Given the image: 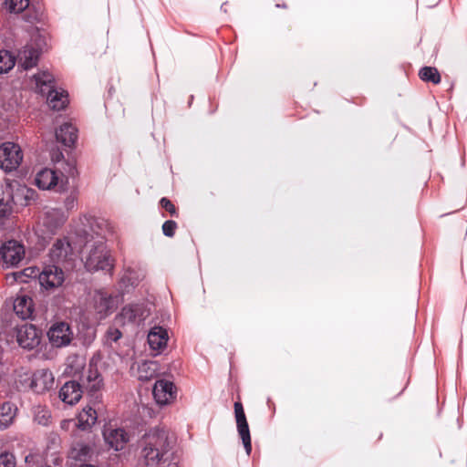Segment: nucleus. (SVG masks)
I'll return each mask as SVG.
<instances>
[{
	"label": "nucleus",
	"instance_id": "obj_1",
	"mask_svg": "<svg viewBox=\"0 0 467 467\" xmlns=\"http://www.w3.org/2000/svg\"><path fill=\"white\" fill-rule=\"evenodd\" d=\"M171 442L163 429H151L142 437V457L147 467H164L169 460Z\"/></svg>",
	"mask_w": 467,
	"mask_h": 467
},
{
	"label": "nucleus",
	"instance_id": "obj_2",
	"mask_svg": "<svg viewBox=\"0 0 467 467\" xmlns=\"http://www.w3.org/2000/svg\"><path fill=\"white\" fill-rule=\"evenodd\" d=\"M36 90L42 95L47 94V100L50 108L55 110L63 109L67 102V93L54 89V77L47 70L38 72L33 76Z\"/></svg>",
	"mask_w": 467,
	"mask_h": 467
},
{
	"label": "nucleus",
	"instance_id": "obj_3",
	"mask_svg": "<svg viewBox=\"0 0 467 467\" xmlns=\"http://www.w3.org/2000/svg\"><path fill=\"white\" fill-rule=\"evenodd\" d=\"M86 249L88 254L85 256V267L89 272L99 270H111L113 267L112 259L107 250L106 244L102 240H87Z\"/></svg>",
	"mask_w": 467,
	"mask_h": 467
},
{
	"label": "nucleus",
	"instance_id": "obj_4",
	"mask_svg": "<svg viewBox=\"0 0 467 467\" xmlns=\"http://www.w3.org/2000/svg\"><path fill=\"white\" fill-rule=\"evenodd\" d=\"M45 40L38 31L31 36L30 43L26 44L17 53V61L24 69H29L36 66L39 55L45 47Z\"/></svg>",
	"mask_w": 467,
	"mask_h": 467
},
{
	"label": "nucleus",
	"instance_id": "obj_5",
	"mask_svg": "<svg viewBox=\"0 0 467 467\" xmlns=\"http://www.w3.org/2000/svg\"><path fill=\"white\" fill-rule=\"evenodd\" d=\"M24 257V245L16 240L6 241L0 246V267L4 269L17 266Z\"/></svg>",
	"mask_w": 467,
	"mask_h": 467
},
{
	"label": "nucleus",
	"instance_id": "obj_6",
	"mask_svg": "<svg viewBox=\"0 0 467 467\" xmlns=\"http://www.w3.org/2000/svg\"><path fill=\"white\" fill-rule=\"evenodd\" d=\"M23 161V152L18 144L4 142L0 145V168L6 172L16 170Z\"/></svg>",
	"mask_w": 467,
	"mask_h": 467
},
{
	"label": "nucleus",
	"instance_id": "obj_7",
	"mask_svg": "<svg viewBox=\"0 0 467 467\" xmlns=\"http://www.w3.org/2000/svg\"><path fill=\"white\" fill-rule=\"evenodd\" d=\"M47 337L53 347L63 348L71 343L74 334L68 323L59 321L50 327Z\"/></svg>",
	"mask_w": 467,
	"mask_h": 467
},
{
	"label": "nucleus",
	"instance_id": "obj_8",
	"mask_svg": "<svg viewBox=\"0 0 467 467\" xmlns=\"http://www.w3.org/2000/svg\"><path fill=\"white\" fill-rule=\"evenodd\" d=\"M16 337L18 345L25 349L36 348L41 341V331L34 325L24 324L16 327Z\"/></svg>",
	"mask_w": 467,
	"mask_h": 467
},
{
	"label": "nucleus",
	"instance_id": "obj_9",
	"mask_svg": "<svg viewBox=\"0 0 467 467\" xmlns=\"http://www.w3.org/2000/svg\"><path fill=\"white\" fill-rule=\"evenodd\" d=\"M149 313L142 304H129L116 316L115 322L118 325L139 324L143 321Z\"/></svg>",
	"mask_w": 467,
	"mask_h": 467
},
{
	"label": "nucleus",
	"instance_id": "obj_10",
	"mask_svg": "<svg viewBox=\"0 0 467 467\" xmlns=\"http://www.w3.org/2000/svg\"><path fill=\"white\" fill-rule=\"evenodd\" d=\"M103 438L109 448L119 451L126 448L130 442V435L123 428L106 426L103 430Z\"/></svg>",
	"mask_w": 467,
	"mask_h": 467
},
{
	"label": "nucleus",
	"instance_id": "obj_11",
	"mask_svg": "<svg viewBox=\"0 0 467 467\" xmlns=\"http://www.w3.org/2000/svg\"><path fill=\"white\" fill-rule=\"evenodd\" d=\"M36 185L42 190H50L57 187L58 191L62 192L67 189V181L64 182L56 171L51 169H43L36 175Z\"/></svg>",
	"mask_w": 467,
	"mask_h": 467
},
{
	"label": "nucleus",
	"instance_id": "obj_12",
	"mask_svg": "<svg viewBox=\"0 0 467 467\" xmlns=\"http://www.w3.org/2000/svg\"><path fill=\"white\" fill-rule=\"evenodd\" d=\"M234 414L238 433L242 439L245 451L249 455L252 451L250 430L246 420L244 407L239 401L234 403Z\"/></svg>",
	"mask_w": 467,
	"mask_h": 467
},
{
	"label": "nucleus",
	"instance_id": "obj_13",
	"mask_svg": "<svg viewBox=\"0 0 467 467\" xmlns=\"http://www.w3.org/2000/svg\"><path fill=\"white\" fill-rule=\"evenodd\" d=\"M152 394L158 404L167 405L175 400L176 388L171 381L160 379L155 382Z\"/></svg>",
	"mask_w": 467,
	"mask_h": 467
},
{
	"label": "nucleus",
	"instance_id": "obj_14",
	"mask_svg": "<svg viewBox=\"0 0 467 467\" xmlns=\"http://www.w3.org/2000/svg\"><path fill=\"white\" fill-rule=\"evenodd\" d=\"M39 283L45 288H55L60 286L64 282V273L56 265L44 267L38 275Z\"/></svg>",
	"mask_w": 467,
	"mask_h": 467
},
{
	"label": "nucleus",
	"instance_id": "obj_15",
	"mask_svg": "<svg viewBox=\"0 0 467 467\" xmlns=\"http://www.w3.org/2000/svg\"><path fill=\"white\" fill-rule=\"evenodd\" d=\"M73 249L67 238L57 239L49 250L50 260L55 264H63L72 258Z\"/></svg>",
	"mask_w": 467,
	"mask_h": 467
},
{
	"label": "nucleus",
	"instance_id": "obj_16",
	"mask_svg": "<svg viewBox=\"0 0 467 467\" xmlns=\"http://www.w3.org/2000/svg\"><path fill=\"white\" fill-rule=\"evenodd\" d=\"M93 306L101 319L113 312L117 306V302L116 298L107 292L97 291L93 296Z\"/></svg>",
	"mask_w": 467,
	"mask_h": 467
},
{
	"label": "nucleus",
	"instance_id": "obj_17",
	"mask_svg": "<svg viewBox=\"0 0 467 467\" xmlns=\"http://www.w3.org/2000/svg\"><path fill=\"white\" fill-rule=\"evenodd\" d=\"M67 219V213L59 208H48L42 217V224L47 233L54 234Z\"/></svg>",
	"mask_w": 467,
	"mask_h": 467
},
{
	"label": "nucleus",
	"instance_id": "obj_18",
	"mask_svg": "<svg viewBox=\"0 0 467 467\" xmlns=\"http://www.w3.org/2000/svg\"><path fill=\"white\" fill-rule=\"evenodd\" d=\"M82 387L76 380H69L66 382L59 390L60 400L68 405L78 403L82 398Z\"/></svg>",
	"mask_w": 467,
	"mask_h": 467
},
{
	"label": "nucleus",
	"instance_id": "obj_19",
	"mask_svg": "<svg viewBox=\"0 0 467 467\" xmlns=\"http://www.w3.org/2000/svg\"><path fill=\"white\" fill-rule=\"evenodd\" d=\"M54 376L48 369H39L33 375L31 388L36 393H43L53 388Z\"/></svg>",
	"mask_w": 467,
	"mask_h": 467
},
{
	"label": "nucleus",
	"instance_id": "obj_20",
	"mask_svg": "<svg viewBox=\"0 0 467 467\" xmlns=\"http://www.w3.org/2000/svg\"><path fill=\"white\" fill-rule=\"evenodd\" d=\"M168 341L167 330L161 327H154L148 334V343L153 350L161 351Z\"/></svg>",
	"mask_w": 467,
	"mask_h": 467
},
{
	"label": "nucleus",
	"instance_id": "obj_21",
	"mask_svg": "<svg viewBox=\"0 0 467 467\" xmlns=\"http://www.w3.org/2000/svg\"><path fill=\"white\" fill-rule=\"evenodd\" d=\"M17 407L10 401H5L0 404V430L4 431L9 428L16 416Z\"/></svg>",
	"mask_w": 467,
	"mask_h": 467
},
{
	"label": "nucleus",
	"instance_id": "obj_22",
	"mask_svg": "<svg viewBox=\"0 0 467 467\" xmlns=\"http://www.w3.org/2000/svg\"><path fill=\"white\" fill-rule=\"evenodd\" d=\"M98 420L97 410L89 405H87L78 415V422L76 426L82 430H90L95 425Z\"/></svg>",
	"mask_w": 467,
	"mask_h": 467
},
{
	"label": "nucleus",
	"instance_id": "obj_23",
	"mask_svg": "<svg viewBox=\"0 0 467 467\" xmlns=\"http://www.w3.org/2000/svg\"><path fill=\"white\" fill-rule=\"evenodd\" d=\"M77 129L72 124L64 123L56 130V138L63 145L71 147L77 140Z\"/></svg>",
	"mask_w": 467,
	"mask_h": 467
},
{
	"label": "nucleus",
	"instance_id": "obj_24",
	"mask_svg": "<svg viewBox=\"0 0 467 467\" xmlns=\"http://www.w3.org/2000/svg\"><path fill=\"white\" fill-rule=\"evenodd\" d=\"M88 221L92 234H88L85 231V234L87 236L90 235L91 239H93V234H95L99 237L98 240L104 241L106 234L111 231L109 223L103 218H90ZM86 238L88 239V237Z\"/></svg>",
	"mask_w": 467,
	"mask_h": 467
},
{
	"label": "nucleus",
	"instance_id": "obj_25",
	"mask_svg": "<svg viewBox=\"0 0 467 467\" xmlns=\"http://www.w3.org/2000/svg\"><path fill=\"white\" fill-rule=\"evenodd\" d=\"M14 311L22 319L31 317L33 314L32 299L28 296H18L14 302Z\"/></svg>",
	"mask_w": 467,
	"mask_h": 467
},
{
	"label": "nucleus",
	"instance_id": "obj_26",
	"mask_svg": "<svg viewBox=\"0 0 467 467\" xmlns=\"http://www.w3.org/2000/svg\"><path fill=\"white\" fill-rule=\"evenodd\" d=\"M92 448L82 441L74 442L68 451V458L75 461H86L90 457Z\"/></svg>",
	"mask_w": 467,
	"mask_h": 467
},
{
	"label": "nucleus",
	"instance_id": "obj_27",
	"mask_svg": "<svg viewBox=\"0 0 467 467\" xmlns=\"http://www.w3.org/2000/svg\"><path fill=\"white\" fill-rule=\"evenodd\" d=\"M14 197L9 186H5L3 194L0 195V219L7 217L13 209Z\"/></svg>",
	"mask_w": 467,
	"mask_h": 467
},
{
	"label": "nucleus",
	"instance_id": "obj_28",
	"mask_svg": "<svg viewBox=\"0 0 467 467\" xmlns=\"http://www.w3.org/2000/svg\"><path fill=\"white\" fill-rule=\"evenodd\" d=\"M420 78L425 82L439 84L441 82V75L436 67H423L419 72Z\"/></svg>",
	"mask_w": 467,
	"mask_h": 467
},
{
	"label": "nucleus",
	"instance_id": "obj_29",
	"mask_svg": "<svg viewBox=\"0 0 467 467\" xmlns=\"http://www.w3.org/2000/svg\"><path fill=\"white\" fill-rule=\"evenodd\" d=\"M16 60L11 53L7 50L0 51V73H5L13 68Z\"/></svg>",
	"mask_w": 467,
	"mask_h": 467
},
{
	"label": "nucleus",
	"instance_id": "obj_30",
	"mask_svg": "<svg viewBox=\"0 0 467 467\" xmlns=\"http://www.w3.org/2000/svg\"><path fill=\"white\" fill-rule=\"evenodd\" d=\"M50 412L47 409L37 406L34 408V420L42 426H47L49 423Z\"/></svg>",
	"mask_w": 467,
	"mask_h": 467
},
{
	"label": "nucleus",
	"instance_id": "obj_31",
	"mask_svg": "<svg viewBox=\"0 0 467 467\" xmlns=\"http://www.w3.org/2000/svg\"><path fill=\"white\" fill-rule=\"evenodd\" d=\"M63 171L60 172L59 177L63 178L64 182L67 181V185L68 184V178H74L78 174V171L76 168V163L74 161H66L62 163Z\"/></svg>",
	"mask_w": 467,
	"mask_h": 467
},
{
	"label": "nucleus",
	"instance_id": "obj_32",
	"mask_svg": "<svg viewBox=\"0 0 467 467\" xmlns=\"http://www.w3.org/2000/svg\"><path fill=\"white\" fill-rule=\"evenodd\" d=\"M5 5L10 12L20 13L29 5V0H5Z\"/></svg>",
	"mask_w": 467,
	"mask_h": 467
},
{
	"label": "nucleus",
	"instance_id": "obj_33",
	"mask_svg": "<svg viewBox=\"0 0 467 467\" xmlns=\"http://www.w3.org/2000/svg\"><path fill=\"white\" fill-rule=\"evenodd\" d=\"M16 461L13 453L4 451L0 454V467H16Z\"/></svg>",
	"mask_w": 467,
	"mask_h": 467
},
{
	"label": "nucleus",
	"instance_id": "obj_34",
	"mask_svg": "<svg viewBox=\"0 0 467 467\" xmlns=\"http://www.w3.org/2000/svg\"><path fill=\"white\" fill-rule=\"evenodd\" d=\"M140 275L133 270L128 269L122 276V282L135 286L140 282Z\"/></svg>",
	"mask_w": 467,
	"mask_h": 467
},
{
	"label": "nucleus",
	"instance_id": "obj_35",
	"mask_svg": "<svg viewBox=\"0 0 467 467\" xmlns=\"http://www.w3.org/2000/svg\"><path fill=\"white\" fill-rule=\"evenodd\" d=\"M152 367H155V364L151 361H145V362L141 363L139 367L140 371H145L147 373L148 370H151V372L150 374H146V375L140 374V379H150L153 376V373H154V368Z\"/></svg>",
	"mask_w": 467,
	"mask_h": 467
},
{
	"label": "nucleus",
	"instance_id": "obj_36",
	"mask_svg": "<svg viewBox=\"0 0 467 467\" xmlns=\"http://www.w3.org/2000/svg\"><path fill=\"white\" fill-rule=\"evenodd\" d=\"M177 223L172 220L165 221L162 224L163 234L168 237H172L175 234Z\"/></svg>",
	"mask_w": 467,
	"mask_h": 467
},
{
	"label": "nucleus",
	"instance_id": "obj_37",
	"mask_svg": "<svg viewBox=\"0 0 467 467\" xmlns=\"http://www.w3.org/2000/svg\"><path fill=\"white\" fill-rule=\"evenodd\" d=\"M78 203V198L75 193H70L67 195L64 201V207L67 210V213L72 210H74Z\"/></svg>",
	"mask_w": 467,
	"mask_h": 467
},
{
	"label": "nucleus",
	"instance_id": "obj_38",
	"mask_svg": "<svg viewBox=\"0 0 467 467\" xmlns=\"http://www.w3.org/2000/svg\"><path fill=\"white\" fill-rule=\"evenodd\" d=\"M102 385V379H99L95 381H92L91 383H88L87 389L88 393L91 396H95V399L97 400L98 396L96 395V393L101 389Z\"/></svg>",
	"mask_w": 467,
	"mask_h": 467
},
{
	"label": "nucleus",
	"instance_id": "obj_39",
	"mask_svg": "<svg viewBox=\"0 0 467 467\" xmlns=\"http://www.w3.org/2000/svg\"><path fill=\"white\" fill-rule=\"evenodd\" d=\"M99 379H102L101 375L99 374L98 368L93 366L92 364H89L88 375H87V380L88 383H91L92 381H95Z\"/></svg>",
	"mask_w": 467,
	"mask_h": 467
},
{
	"label": "nucleus",
	"instance_id": "obj_40",
	"mask_svg": "<svg viewBox=\"0 0 467 467\" xmlns=\"http://www.w3.org/2000/svg\"><path fill=\"white\" fill-rule=\"evenodd\" d=\"M160 204L163 209H165L167 212H169L171 215L176 214L175 206L171 203V202L169 199H167L165 197L161 198L160 201Z\"/></svg>",
	"mask_w": 467,
	"mask_h": 467
},
{
	"label": "nucleus",
	"instance_id": "obj_41",
	"mask_svg": "<svg viewBox=\"0 0 467 467\" xmlns=\"http://www.w3.org/2000/svg\"><path fill=\"white\" fill-rule=\"evenodd\" d=\"M122 336V333L115 327H109L107 331V338L108 340L116 342L118 341Z\"/></svg>",
	"mask_w": 467,
	"mask_h": 467
},
{
	"label": "nucleus",
	"instance_id": "obj_42",
	"mask_svg": "<svg viewBox=\"0 0 467 467\" xmlns=\"http://www.w3.org/2000/svg\"><path fill=\"white\" fill-rule=\"evenodd\" d=\"M16 194H20V195L24 196L26 200H28V199L33 198L35 192L31 189L24 187V188L18 189Z\"/></svg>",
	"mask_w": 467,
	"mask_h": 467
},
{
	"label": "nucleus",
	"instance_id": "obj_43",
	"mask_svg": "<svg viewBox=\"0 0 467 467\" xmlns=\"http://www.w3.org/2000/svg\"><path fill=\"white\" fill-rule=\"evenodd\" d=\"M35 274V270L32 268H26L23 272L14 274L15 279L21 278L24 275H31Z\"/></svg>",
	"mask_w": 467,
	"mask_h": 467
},
{
	"label": "nucleus",
	"instance_id": "obj_44",
	"mask_svg": "<svg viewBox=\"0 0 467 467\" xmlns=\"http://www.w3.org/2000/svg\"><path fill=\"white\" fill-rule=\"evenodd\" d=\"M78 467H96L95 465L88 464V463H82Z\"/></svg>",
	"mask_w": 467,
	"mask_h": 467
},
{
	"label": "nucleus",
	"instance_id": "obj_45",
	"mask_svg": "<svg viewBox=\"0 0 467 467\" xmlns=\"http://www.w3.org/2000/svg\"><path fill=\"white\" fill-rule=\"evenodd\" d=\"M5 189L4 185L0 184V195L3 194V191Z\"/></svg>",
	"mask_w": 467,
	"mask_h": 467
}]
</instances>
